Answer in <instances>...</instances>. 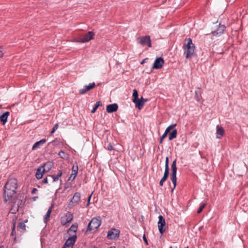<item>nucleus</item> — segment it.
<instances>
[{"mask_svg": "<svg viewBox=\"0 0 248 248\" xmlns=\"http://www.w3.org/2000/svg\"><path fill=\"white\" fill-rule=\"evenodd\" d=\"M17 188V180L11 178L8 180L4 186V202L9 203L13 202Z\"/></svg>", "mask_w": 248, "mask_h": 248, "instance_id": "1", "label": "nucleus"}, {"mask_svg": "<svg viewBox=\"0 0 248 248\" xmlns=\"http://www.w3.org/2000/svg\"><path fill=\"white\" fill-rule=\"evenodd\" d=\"M185 42L187 43L184 44L183 48L184 50H186L185 53L186 58H188L194 54L195 46L194 44H193L192 40L190 38H186Z\"/></svg>", "mask_w": 248, "mask_h": 248, "instance_id": "2", "label": "nucleus"}, {"mask_svg": "<svg viewBox=\"0 0 248 248\" xmlns=\"http://www.w3.org/2000/svg\"><path fill=\"white\" fill-rule=\"evenodd\" d=\"M102 219L100 216L93 217L89 223L85 234L93 230H97L101 225Z\"/></svg>", "mask_w": 248, "mask_h": 248, "instance_id": "3", "label": "nucleus"}, {"mask_svg": "<svg viewBox=\"0 0 248 248\" xmlns=\"http://www.w3.org/2000/svg\"><path fill=\"white\" fill-rule=\"evenodd\" d=\"M176 162L177 159H175L172 162V163L171 165V172L170 175V179L172 181V184H173V187L171 189V191L172 192L174 189L175 188L176 185H177V177H176V173L177 168L176 167Z\"/></svg>", "mask_w": 248, "mask_h": 248, "instance_id": "4", "label": "nucleus"}, {"mask_svg": "<svg viewBox=\"0 0 248 248\" xmlns=\"http://www.w3.org/2000/svg\"><path fill=\"white\" fill-rule=\"evenodd\" d=\"M81 194L79 192H76L68 204L69 208H73L77 205L80 202Z\"/></svg>", "mask_w": 248, "mask_h": 248, "instance_id": "5", "label": "nucleus"}, {"mask_svg": "<svg viewBox=\"0 0 248 248\" xmlns=\"http://www.w3.org/2000/svg\"><path fill=\"white\" fill-rule=\"evenodd\" d=\"M138 43L142 46H147L148 47H152L151 38L149 35H145L140 37L137 39Z\"/></svg>", "mask_w": 248, "mask_h": 248, "instance_id": "6", "label": "nucleus"}, {"mask_svg": "<svg viewBox=\"0 0 248 248\" xmlns=\"http://www.w3.org/2000/svg\"><path fill=\"white\" fill-rule=\"evenodd\" d=\"M120 231L119 230L112 228L108 231L107 233V237L110 240H116L119 237Z\"/></svg>", "mask_w": 248, "mask_h": 248, "instance_id": "7", "label": "nucleus"}, {"mask_svg": "<svg viewBox=\"0 0 248 248\" xmlns=\"http://www.w3.org/2000/svg\"><path fill=\"white\" fill-rule=\"evenodd\" d=\"M94 35V33L93 31H89L88 33L84 34L81 38L77 40V42L82 43L88 42L93 39Z\"/></svg>", "mask_w": 248, "mask_h": 248, "instance_id": "8", "label": "nucleus"}, {"mask_svg": "<svg viewBox=\"0 0 248 248\" xmlns=\"http://www.w3.org/2000/svg\"><path fill=\"white\" fill-rule=\"evenodd\" d=\"M159 220L158 221V228L159 232L163 234L166 230V222L165 220L162 215H159L158 217Z\"/></svg>", "mask_w": 248, "mask_h": 248, "instance_id": "9", "label": "nucleus"}, {"mask_svg": "<svg viewBox=\"0 0 248 248\" xmlns=\"http://www.w3.org/2000/svg\"><path fill=\"white\" fill-rule=\"evenodd\" d=\"M73 219V215L71 213L68 212L65 215L61 218V224L63 226H66L68 223L72 221Z\"/></svg>", "mask_w": 248, "mask_h": 248, "instance_id": "10", "label": "nucleus"}, {"mask_svg": "<svg viewBox=\"0 0 248 248\" xmlns=\"http://www.w3.org/2000/svg\"><path fill=\"white\" fill-rule=\"evenodd\" d=\"M77 238V236L76 234L70 237L65 242L64 245L62 248H65L66 247L73 248V246L76 243Z\"/></svg>", "mask_w": 248, "mask_h": 248, "instance_id": "11", "label": "nucleus"}, {"mask_svg": "<svg viewBox=\"0 0 248 248\" xmlns=\"http://www.w3.org/2000/svg\"><path fill=\"white\" fill-rule=\"evenodd\" d=\"M164 63V61L162 57L157 58L153 64L152 69H158L162 67Z\"/></svg>", "mask_w": 248, "mask_h": 248, "instance_id": "12", "label": "nucleus"}, {"mask_svg": "<svg viewBox=\"0 0 248 248\" xmlns=\"http://www.w3.org/2000/svg\"><path fill=\"white\" fill-rule=\"evenodd\" d=\"M225 28L226 27L224 25H220V24H219V27L217 30L212 31V34L215 36H219L223 33Z\"/></svg>", "mask_w": 248, "mask_h": 248, "instance_id": "13", "label": "nucleus"}, {"mask_svg": "<svg viewBox=\"0 0 248 248\" xmlns=\"http://www.w3.org/2000/svg\"><path fill=\"white\" fill-rule=\"evenodd\" d=\"M95 86V84L94 82L90 83L88 85L84 86V88L80 89L79 91V93L80 94H84L86 93V92L88 91L93 89Z\"/></svg>", "mask_w": 248, "mask_h": 248, "instance_id": "14", "label": "nucleus"}, {"mask_svg": "<svg viewBox=\"0 0 248 248\" xmlns=\"http://www.w3.org/2000/svg\"><path fill=\"white\" fill-rule=\"evenodd\" d=\"M118 106L116 103L109 104L107 106V111L108 113H112L117 110Z\"/></svg>", "mask_w": 248, "mask_h": 248, "instance_id": "15", "label": "nucleus"}, {"mask_svg": "<svg viewBox=\"0 0 248 248\" xmlns=\"http://www.w3.org/2000/svg\"><path fill=\"white\" fill-rule=\"evenodd\" d=\"M147 101V99H144L142 97L140 99H138L137 101L134 103L136 104V107L139 109H141L144 106V103Z\"/></svg>", "mask_w": 248, "mask_h": 248, "instance_id": "16", "label": "nucleus"}, {"mask_svg": "<svg viewBox=\"0 0 248 248\" xmlns=\"http://www.w3.org/2000/svg\"><path fill=\"white\" fill-rule=\"evenodd\" d=\"M224 133V129L219 125H217V132H216V137L217 139H220L223 135Z\"/></svg>", "mask_w": 248, "mask_h": 248, "instance_id": "17", "label": "nucleus"}, {"mask_svg": "<svg viewBox=\"0 0 248 248\" xmlns=\"http://www.w3.org/2000/svg\"><path fill=\"white\" fill-rule=\"evenodd\" d=\"M45 172L44 170L42 169V167L41 166L39 167L36 170L35 173L36 178L37 179H40L42 178L43 174Z\"/></svg>", "mask_w": 248, "mask_h": 248, "instance_id": "18", "label": "nucleus"}, {"mask_svg": "<svg viewBox=\"0 0 248 248\" xmlns=\"http://www.w3.org/2000/svg\"><path fill=\"white\" fill-rule=\"evenodd\" d=\"M46 139H42L36 142L32 147V150H35L39 148L41 146L43 145L46 143Z\"/></svg>", "mask_w": 248, "mask_h": 248, "instance_id": "19", "label": "nucleus"}, {"mask_svg": "<svg viewBox=\"0 0 248 248\" xmlns=\"http://www.w3.org/2000/svg\"><path fill=\"white\" fill-rule=\"evenodd\" d=\"M10 114L9 111L5 112L4 113L0 114V121L5 124L7 122V118Z\"/></svg>", "mask_w": 248, "mask_h": 248, "instance_id": "20", "label": "nucleus"}, {"mask_svg": "<svg viewBox=\"0 0 248 248\" xmlns=\"http://www.w3.org/2000/svg\"><path fill=\"white\" fill-rule=\"evenodd\" d=\"M52 163L50 161H47L46 163H44L41 167H42V169L44 170L45 172L48 171L52 168Z\"/></svg>", "mask_w": 248, "mask_h": 248, "instance_id": "21", "label": "nucleus"}, {"mask_svg": "<svg viewBox=\"0 0 248 248\" xmlns=\"http://www.w3.org/2000/svg\"><path fill=\"white\" fill-rule=\"evenodd\" d=\"M62 174V171L61 170H60L59 172L58 173L57 175H48V177L51 178L53 179L52 182H55L59 180V178L61 177Z\"/></svg>", "mask_w": 248, "mask_h": 248, "instance_id": "22", "label": "nucleus"}, {"mask_svg": "<svg viewBox=\"0 0 248 248\" xmlns=\"http://www.w3.org/2000/svg\"><path fill=\"white\" fill-rule=\"evenodd\" d=\"M78 228V224L77 223H75L73 224L70 228L68 230L67 232H69L70 231H73L74 232H76Z\"/></svg>", "mask_w": 248, "mask_h": 248, "instance_id": "23", "label": "nucleus"}, {"mask_svg": "<svg viewBox=\"0 0 248 248\" xmlns=\"http://www.w3.org/2000/svg\"><path fill=\"white\" fill-rule=\"evenodd\" d=\"M201 96V93L200 92V89L198 88V89L196 90L195 92V98L198 102L200 101Z\"/></svg>", "mask_w": 248, "mask_h": 248, "instance_id": "24", "label": "nucleus"}, {"mask_svg": "<svg viewBox=\"0 0 248 248\" xmlns=\"http://www.w3.org/2000/svg\"><path fill=\"white\" fill-rule=\"evenodd\" d=\"M177 130L176 129H173L169 135V140H171L175 138L177 136Z\"/></svg>", "mask_w": 248, "mask_h": 248, "instance_id": "25", "label": "nucleus"}, {"mask_svg": "<svg viewBox=\"0 0 248 248\" xmlns=\"http://www.w3.org/2000/svg\"><path fill=\"white\" fill-rule=\"evenodd\" d=\"M102 105V103L101 101H99L96 102V103L94 104L93 109L91 111L92 113H94L97 109V108H98L99 106Z\"/></svg>", "mask_w": 248, "mask_h": 248, "instance_id": "26", "label": "nucleus"}, {"mask_svg": "<svg viewBox=\"0 0 248 248\" xmlns=\"http://www.w3.org/2000/svg\"><path fill=\"white\" fill-rule=\"evenodd\" d=\"M133 101L134 103L136 102V101H137V100L139 99L138 98V91H137V90H136V89H134L133 90Z\"/></svg>", "mask_w": 248, "mask_h": 248, "instance_id": "27", "label": "nucleus"}, {"mask_svg": "<svg viewBox=\"0 0 248 248\" xmlns=\"http://www.w3.org/2000/svg\"><path fill=\"white\" fill-rule=\"evenodd\" d=\"M58 155L61 158L65 159L67 158V154L63 151H60Z\"/></svg>", "mask_w": 248, "mask_h": 248, "instance_id": "28", "label": "nucleus"}, {"mask_svg": "<svg viewBox=\"0 0 248 248\" xmlns=\"http://www.w3.org/2000/svg\"><path fill=\"white\" fill-rule=\"evenodd\" d=\"M169 175V170H165V172H164L163 176L161 180H163V181H165L168 179Z\"/></svg>", "mask_w": 248, "mask_h": 248, "instance_id": "29", "label": "nucleus"}, {"mask_svg": "<svg viewBox=\"0 0 248 248\" xmlns=\"http://www.w3.org/2000/svg\"><path fill=\"white\" fill-rule=\"evenodd\" d=\"M205 206H206L205 203H202L200 204V207H199V208L197 210V213L198 214L200 213L202 211L203 209L205 207Z\"/></svg>", "mask_w": 248, "mask_h": 248, "instance_id": "30", "label": "nucleus"}, {"mask_svg": "<svg viewBox=\"0 0 248 248\" xmlns=\"http://www.w3.org/2000/svg\"><path fill=\"white\" fill-rule=\"evenodd\" d=\"M50 144H52L54 146L58 145L59 144V141L57 139H55L54 140L48 143V145Z\"/></svg>", "mask_w": 248, "mask_h": 248, "instance_id": "31", "label": "nucleus"}, {"mask_svg": "<svg viewBox=\"0 0 248 248\" xmlns=\"http://www.w3.org/2000/svg\"><path fill=\"white\" fill-rule=\"evenodd\" d=\"M169 163V157H166V159H165V170H170Z\"/></svg>", "mask_w": 248, "mask_h": 248, "instance_id": "32", "label": "nucleus"}, {"mask_svg": "<svg viewBox=\"0 0 248 248\" xmlns=\"http://www.w3.org/2000/svg\"><path fill=\"white\" fill-rule=\"evenodd\" d=\"M176 125V124H171L170 126H169L168 127H167V128L166 129L165 131V132L166 134H168V133L170 131V130L171 129V128L173 127H174Z\"/></svg>", "mask_w": 248, "mask_h": 248, "instance_id": "33", "label": "nucleus"}, {"mask_svg": "<svg viewBox=\"0 0 248 248\" xmlns=\"http://www.w3.org/2000/svg\"><path fill=\"white\" fill-rule=\"evenodd\" d=\"M78 172V166H73L72 167V173L76 174L77 175Z\"/></svg>", "mask_w": 248, "mask_h": 248, "instance_id": "34", "label": "nucleus"}, {"mask_svg": "<svg viewBox=\"0 0 248 248\" xmlns=\"http://www.w3.org/2000/svg\"><path fill=\"white\" fill-rule=\"evenodd\" d=\"M58 127H59L58 124H55L53 127L52 131L50 132L51 134H53L56 131V130L58 128Z\"/></svg>", "mask_w": 248, "mask_h": 248, "instance_id": "35", "label": "nucleus"}, {"mask_svg": "<svg viewBox=\"0 0 248 248\" xmlns=\"http://www.w3.org/2000/svg\"><path fill=\"white\" fill-rule=\"evenodd\" d=\"M49 217H50V215L46 214V215L45 216V217H44V223L46 224L47 222L49 220Z\"/></svg>", "mask_w": 248, "mask_h": 248, "instance_id": "36", "label": "nucleus"}, {"mask_svg": "<svg viewBox=\"0 0 248 248\" xmlns=\"http://www.w3.org/2000/svg\"><path fill=\"white\" fill-rule=\"evenodd\" d=\"M18 227L20 229L25 230L26 228V225L24 222H20L18 224Z\"/></svg>", "mask_w": 248, "mask_h": 248, "instance_id": "37", "label": "nucleus"}, {"mask_svg": "<svg viewBox=\"0 0 248 248\" xmlns=\"http://www.w3.org/2000/svg\"><path fill=\"white\" fill-rule=\"evenodd\" d=\"M16 221H13V227H12V230L11 232V235H13L15 233V228H16Z\"/></svg>", "mask_w": 248, "mask_h": 248, "instance_id": "38", "label": "nucleus"}, {"mask_svg": "<svg viewBox=\"0 0 248 248\" xmlns=\"http://www.w3.org/2000/svg\"><path fill=\"white\" fill-rule=\"evenodd\" d=\"M53 206H54V204H52L51 205V206L49 208V209H48L46 214L49 215L50 216V214H51V213L52 212V208H53Z\"/></svg>", "mask_w": 248, "mask_h": 248, "instance_id": "39", "label": "nucleus"}, {"mask_svg": "<svg viewBox=\"0 0 248 248\" xmlns=\"http://www.w3.org/2000/svg\"><path fill=\"white\" fill-rule=\"evenodd\" d=\"M168 134H166L165 133H164V134L162 135V136L160 137L159 143H161L162 142V141L164 139H165Z\"/></svg>", "mask_w": 248, "mask_h": 248, "instance_id": "40", "label": "nucleus"}, {"mask_svg": "<svg viewBox=\"0 0 248 248\" xmlns=\"http://www.w3.org/2000/svg\"><path fill=\"white\" fill-rule=\"evenodd\" d=\"M107 149L110 151H111L114 149L113 146L111 144V143H109L108 144V145L107 146Z\"/></svg>", "mask_w": 248, "mask_h": 248, "instance_id": "41", "label": "nucleus"}, {"mask_svg": "<svg viewBox=\"0 0 248 248\" xmlns=\"http://www.w3.org/2000/svg\"><path fill=\"white\" fill-rule=\"evenodd\" d=\"M76 176H77L76 174H75V173H72V174H71V175L69 177V179H71L72 180H73L75 179Z\"/></svg>", "mask_w": 248, "mask_h": 248, "instance_id": "42", "label": "nucleus"}, {"mask_svg": "<svg viewBox=\"0 0 248 248\" xmlns=\"http://www.w3.org/2000/svg\"><path fill=\"white\" fill-rule=\"evenodd\" d=\"M143 239L144 241V242L145 243V244L148 245V240H147V239L146 238L145 234H144L143 236Z\"/></svg>", "mask_w": 248, "mask_h": 248, "instance_id": "43", "label": "nucleus"}, {"mask_svg": "<svg viewBox=\"0 0 248 248\" xmlns=\"http://www.w3.org/2000/svg\"><path fill=\"white\" fill-rule=\"evenodd\" d=\"M48 183V179L47 177H46L42 181L43 184H47Z\"/></svg>", "mask_w": 248, "mask_h": 248, "instance_id": "44", "label": "nucleus"}, {"mask_svg": "<svg viewBox=\"0 0 248 248\" xmlns=\"http://www.w3.org/2000/svg\"><path fill=\"white\" fill-rule=\"evenodd\" d=\"M164 182H165L164 181H163V180H161H161H160V182H159V185H160V186H163V184H164Z\"/></svg>", "mask_w": 248, "mask_h": 248, "instance_id": "45", "label": "nucleus"}, {"mask_svg": "<svg viewBox=\"0 0 248 248\" xmlns=\"http://www.w3.org/2000/svg\"><path fill=\"white\" fill-rule=\"evenodd\" d=\"M37 191V189L35 188H33V189L31 191V194H34L36 191Z\"/></svg>", "mask_w": 248, "mask_h": 248, "instance_id": "46", "label": "nucleus"}, {"mask_svg": "<svg viewBox=\"0 0 248 248\" xmlns=\"http://www.w3.org/2000/svg\"><path fill=\"white\" fill-rule=\"evenodd\" d=\"M147 59V58H146V59H143V60L142 61V62H141V64H143V63H144L145 62V61H146Z\"/></svg>", "mask_w": 248, "mask_h": 248, "instance_id": "47", "label": "nucleus"}, {"mask_svg": "<svg viewBox=\"0 0 248 248\" xmlns=\"http://www.w3.org/2000/svg\"><path fill=\"white\" fill-rule=\"evenodd\" d=\"M3 53L1 51H0V58L2 57Z\"/></svg>", "mask_w": 248, "mask_h": 248, "instance_id": "48", "label": "nucleus"}, {"mask_svg": "<svg viewBox=\"0 0 248 248\" xmlns=\"http://www.w3.org/2000/svg\"><path fill=\"white\" fill-rule=\"evenodd\" d=\"M38 197H34L33 198V199L34 201L36 200V199Z\"/></svg>", "mask_w": 248, "mask_h": 248, "instance_id": "49", "label": "nucleus"}, {"mask_svg": "<svg viewBox=\"0 0 248 248\" xmlns=\"http://www.w3.org/2000/svg\"><path fill=\"white\" fill-rule=\"evenodd\" d=\"M91 196H92V195H91L89 196V199H88V201H89H89H90V199H91Z\"/></svg>", "mask_w": 248, "mask_h": 248, "instance_id": "50", "label": "nucleus"}, {"mask_svg": "<svg viewBox=\"0 0 248 248\" xmlns=\"http://www.w3.org/2000/svg\"><path fill=\"white\" fill-rule=\"evenodd\" d=\"M170 248H177L176 247H170Z\"/></svg>", "mask_w": 248, "mask_h": 248, "instance_id": "51", "label": "nucleus"}, {"mask_svg": "<svg viewBox=\"0 0 248 248\" xmlns=\"http://www.w3.org/2000/svg\"><path fill=\"white\" fill-rule=\"evenodd\" d=\"M0 248H4L3 246H0Z\"/></svg>", "mask_w": 248, "mask_h": 248, "instance_id": "52", "label": "nucleus"}, {"mask_svg": "<svg viewBox=\"0 0 248 248\" xmlns=\"http://www.w3.org/2000/svg\"><path fill=\"white\" fill-rule=\"evenodd\" d=\"M110 248H115L111 247Z\"/></svg>", "mask_w": 248, "mask_h": 248, "instance_id": "53", "label": "nucleus"}, {"mask_svg": "<svg viewBox=\"0 0 248 248\" xmlns=\"http://www.w3.org/2000/svg\"><path fill=\"white\" fill-rule=\"evenodd\" d=\"M188 248V247H186V248Z\"/></svg>", "mask_w": 248, "mask_h": 248, "instance_id": "54", "label": "nucleus"}]
</instances>
